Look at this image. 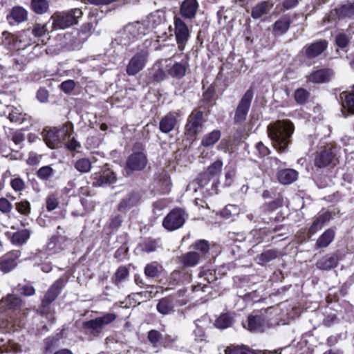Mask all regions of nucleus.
Here are the masks:
<instances>
[{
	"label": "nucleus",
	"mask_w": 354,
	"mask_h": 354,
	"mask_svg": "<svg viewBox=\"0 0 354 354\" xmlns=\"http://www.w3.org/2000/svg\"><path fill=\"white\" fill-rule=\"evenodd\" d=\"M194 248L200 251L201 255H204L209 251V245L207 241L205 240H200L195 243Z\"/></svg>",
	"instance_id": "052dcab7"
},
{
	"label": "nucleus",
	"mask_w": 354,
	"mask_h": 354,
	"mask_svg": "<svg viewBox=\"0 0 354 354\" xmlns=\"http://www.w3.org/2000/svg\"><path fill=\"white\" fill-rule=\"evenodd\" d=\"M63 286V281L62 279H58L48 290L41 301V306L40 309L41 314H48L49 313V304L57 298Z\"/></svg>",
	"instance_id": "6e6552de"
},
{
	"label": "nucleus",
	"mask_w": 354,
	"mask_h": 354,
	"mask_svg": "<svg viewBox=\"0 0 354 354\" xmlns=\"http://www.w3.org/2000/svg\"><path fill=\"white\" fill-rule=\"evenodd\" d=\"M74 167L81 173H87L91 169V162L87 158H82L75 161Z\"/></svg>",
	"instance_id": "49530a36"
},
{
	"label": "nucleus",
	"mask_w": 354,
	"mask_h": 354,
	"mask_svg": "<svg viewBox=\"0 0 354 354\" xmlns=\"http://www.w3.org/2000/svg\"><path fill=\"white\" fill-rule=\"evenodd\" d=\"M201 254L196 252H189L180 257L181 263L187 267H194L199 263Z\"/></svg>",
	"instance_id": "473e14b6"
},
{
	"label": "nucleus",
	"mask_w": 354,
	"mask_h": 354,
	"mask_svg": "<svg viewBox=\"0 0 354 354\" xmlns=\"http://www.w3.org/2000/svg\"><path fill=\"white\" fill-rule=\"evenodd\" d=\"M187 66V62H176L167 70V73L174 78L180 79L185 76Z\"/></svg>",
	"instance_id": "c85d7f7f"
},
{
	"label": "nucleus",
	"mask_w": 354,
	"mask_h": 354,
	"mask_svg": "<svg viewBox=\"0 0 354 354\" xmlns=\"http://www.w3.org/2000/svg\"><path fill=\"white\" fill-rule=\"evenodd\" d=\"M203 127V113L199 111H193L189 116L185 126L187 133L194 136L199 133Z\"/></svg>",
	"instance_id": "ddd939ff"
},
{
	"label": "nucleus",
	"mask_w": 354,
	"mask_h": 354,
	"mask_svg": "<svg viewBox=\"0 0 354 354\" xmlns=\"http://www.w3.org/2000/svg\"><path fill=\"white\" fill-rule=\"evenodd\" d=\"M31 8L35 13L42 15L48 11L49 2L48 0H32Z\"/></svg>",
	"instance_id": "c9c22d12"
},
{
	"label": "nucleus",
	"mask_w": 354,
	"mask_h": 354,
	"mask_svg": "<svg viewBox=\"0 0 354 354\" xmlns=\"http://www.w3.org/2000/svg\"><path fill=\"white\" fill-rule=\"evenodd\" d=\"M161 338V334L156 330H151L148 333V339L153 345L156 346Z\"/></svg>",
	"instance_id": "e2e57ef3"
},
{
	"label": "nucleus",
	"mask_w": 354,
	"mask_h": 354,
	"mask_svg": "<svg viewBox=\"0 0 354 354\" xmlns=\"http://www.w3.org/2000/svg\"><path fill=\"white\" fill-rule=\"evenodd\" d=\"M333 71L329 68H322L311 73L308 76V81L316 84L327 82L333 77Z\"/></svg>",
	"instance_id": "6ab92c4d"
},
{
	"label": "nucleus",
	"mask_w": 354,
	"mask_h": 354,
	"mask_svg": "<svg viewBox=\"0 0 354 354\" xmlns=\"http://www.w3.org/2000/svg\"><path fill=\"white\" fill-rule=\"evenodd\" d=\"M247 322L248 326H243L252 332H263L268 328V323L261 315H250Z\"/></svg>",
	"instance_id": "a211bd4d"
},
{
	"label": "nucleus",
	"mask_w": 354,
	"mask_h": 354,
	"mask_svg": "<svg viewBox=\"0 0 354 354\" xmlns=\"http://www.w3.org/2000/svg\"><path fill=\"white\" fill-rule=\"evenodd\" d=\"M160 269L161 266H158L157 263L153 262L145 266V274L148 277L154 278L159 275Z\"/></svg>",
	"instance_id": "09e8293b"
},
{
	"label": "nucleus",
	"mask_w": 354,
	"mask_h": 354,
	"mask_svg": "<svg viewBox=\"0 0 354 354\" xmlns=\"http://www.w3.org/2000/svg\"><path fill=\"white\" fill-rule=\"evenodd\" d=\"M187 218V216L183 209L176 208L171 211L164 218L162 225L166 230L174 231L181 227Z\"/></svg>",
	"instance_id": "39448f33"
},
{
	"label": "nucleus",
	"mask_w": 354,
	"mask_h": 354,
	"mask_svg": "<svg viewBox=\"0 0 354 354\" xmlns=\"http://www.w3.org/2000/svg\"><path fill=\"white\" fill-rule=\"evenodd\" d=\"M31 232L27 229L19 230L10 236V242L15 245H22L27 242Z\"/></svg>",
	"instance_id": "c756f323"
},
{
	"label": "nucleus",
	"mask_w": 354,
	"mask_h": 354,
	"mask_svg": "<svg viewBox=\"0 0 354 354\" xmlns=\"http://www.w3.org/2000/svg\"><path fill=\"white\" fill-rule=\"evenodd\" d=\"M223 162L221 160L218 159L211 164L206 170V174L209 178H212L220 174L223 168Z\"/></svg>",
	"instance_id": "a18cd8bd"
},
{
	"label": "nucleus",
	"mask_w": 354,
	"mask_h": 354,
	"mask_svg": "<svg viewBox=\"0 0 354 354\" xmlns=\"http://www.w3.org/2000/svg\"><path fill=\"white\" fill-rule=\"evenodd\" d=\"M327 43L325 41H319L304 47L305 55L309 58H315L322 54L326 48Z\"/></svg>",
	"instance_id": "4be33fe9"
},
{
	"label": "nucleus",
	"mask_w": 354,
	"mask_h": 354,
	"mask_svg": "<svg viewBox=\"0 0 354 354\" xmlns=\"http://www.w3.org/2000/svg\"><path fill=\"white\" fill-rule=\"evenodd\" d=\"M41 157V155H39L35 152H30L26 160L27 164L31 166L37 165L40 162Z\"/></svg>",
	"instance_id": "680f3d73"
},
{
	"label": "nucleus",
	"mask_w": 354,
	"mask_h": 354,
	"mask_svg": "<svg viewBox=\"0 0 354 354\" xmlns=\"http://www.w3.org/2000/svg\"><path fill=\"white\" fill-rule=\"evenodd\" d=\"M46 209L48 212L55 209L59 204L58 202V194L53 193L48 196L46 201Z\"/></svg>",
	"instance_id": "3c124183"
},
{
	"label": "nucleus",
	"mask_w": 354,
	"mask_h": 354,
	"mask_svg": "<svg viewBox=\"0 0 354 354\" xmlns=\"http://www.w3.org/2000/svg\"><path fill=\"white\" fill-rule=\"evenodd\" d=\"M12 209V205L5 198H0V211L3 213H8Z\"/></svg>",
	"instance_id": "338daca9"
},
{
	"label": "nucleus",
	"mask_w": 354,
	"mask_h": 354,
	"mask_svg": "<svg viewBox=\"0 0 354 354\" xmlns=\"http://www.w3.org/2000/svg\"><path fill=\"white\" fill-rule=\"evenodd\" d=\"M221 136L220 131L214 130L203 136L201 145L205 147L212 146L220 139Z\"/></svg>",
	"instance_id": "f704fd0d"
},
{
	"label": "nucleus",
	"mask_w": 354,
	"mask_h": 354,
	"mask_svg": "<svg viewBox=\"0 0 354 354\" xmlns=\"http://www.w3.org/2000/svg\"><path fill=\"white\" fill-rule=\"evenodd\" d=\"M330 218L331 215L328 212L319 214L308 230L310 235H313L321 230L323 226L330 220Z\"/></svg>",
	"instance_id": "393cba45"
},
{
	"label": "nucleus",
	"mask_w": 354,
	"mask_h": 354,
	"mask_svg": "<svg viewBox=\"0 0 354 354\" xmlns=\"http://www.w3.org/2000/svg\"><path fill=\"white\" fill-rule=\"evenodd\" d=\"M147 163V159L143 152H133L127 160L126 171L130 174L133 171L142 170L146 167Z\"/></svg>",
	"instance_id": "9d476101"
},
{
	"label": "nucleus",
	"mask_w": 354,
	"mask_h": 354,
	"mask_svg": "<svg viewBox=\"0 0 354 354\" xmlns=\"http://www.w3.org/2000/svg\"><path fill=\"white\" fill-rule=\"evenodd\" d=\"M158 312L162 315H170L174 312V299L171 296L165 297L159 300L156 305Z\"/></svg>",
	"instance_id": "5701e85b"
},
{
	"label": "nucleus",
	"mask_w": 354,
	"mask_h": 354,
	"mask_svg": "<svg viewBox=\"0 0 354 354\" xmlns=\"http://www.w3.org/2000/svg\"><path fill=\"white\" fill-rule=\"evenodd\" d=\"M174 34L179 50L183 51L190 37L189 30L185 22L179 17H174Z\"/></svg>",
	"instance_id": "0eeeda50"
},
{
	"label": "nucleus",
	"mask_w": 354,
	"mask_h": 354,
	"mask_svg": "<svg viewBox=\"0 0 354 354\" xmlns=\"http://www.w3.org/2000/svg\"><path fill=\"white\" fill-rule=\"evenodd\" d=\"M277 257V252L274 250H268L261 253L259 257L262 263L268 262L274 259Z\"/></svg>",
	"instance_id": "13d9d810"
},
{
	"label": "nucleus",
	"mask_w": 354,
	"mask_h": 354,
	"mask_svg": "<svg viewBox=\"0 0 354 354\" xmlns=\"http://www.w3.org/2000/svg\"><path fill=\"white\" fill-rule=\"evenodd\" d=\"M129 276V270L125 267H120L115 274V283L119 286L120 283L127 279Z\"/></svg>",
	"instance_id": "864d4df0"
},
{
	"label": "nucleus",
	"mask_w": 354,
	"mask_h": 354,
	"mask_svg": "<svg viewBox=\"0 0 354 354\" xmlns=\"http://www.w3.org/2000/svg\"><path fill=\"white\" fill-rule=\"evenodd\" d=\"M242 212L241 207L236 205L229 204L227 205L225 208L221 211V216L225 218H230L235 216L239 215Z\"/></svg>",
	"instance_id": "58836bf2"
},
{
	"label": "nucleus",
	"mask_w": 354,
	"mask_h": 354,
	"mask_svg": "<svg viewBox=\"0 0 354 354\" xmlns=\"http://www.w3.org/2000/svg\"><path fill=\"white\" fill-rule=\"evenodd\" d=\"M20 255L19 250H12L2 256L0 258V270L4 273L9 272L17 266Z\"/></svg>",
	"instance_id": "4468645a"
},
{
	"label": "nucleus",
	"mask_w": 354,
	"mask_h": 354,
	"mask_svg": "<svg viewBox=\"0 0 354 354\" xmlns=\"http://www.w3.org/2000/svg\"><path fill=\"white\" fill-rule=\"evenodd\" d=\"M309 96L308 92L304 88H298L295 92V99L299 104L305 103Z\"/></svg>",
	"instance_id": "4d7b16f0"
},
{
	"label": "nucleus",
	"mask_w": 354,
	"mask_h": 354,
	"mask_svg": "<svg viewBox=\"0 0 354 354\" xmlns=\"http://www.w3.org/2000/svg\"><path fill=\"white\" fill-rule=\"evenodd\" d=\"M11 187L15 191H21L24 189V182L22 179L16 178L11 180L10 182Z\"/></svg>",
	"instance_id": "774afa93"
},
{
	"label": "nucleus",
	"mask_w": 354,
	"mask_h": 354,
	"mask_svg": "<svg viewBox=\"0 0 354 354\" xmlns=\"http://www.w3.org/2000/svg\"><path fill=\"white\" fill-rule=\"evenodd\" d=\"M7 18L10 24L13 23L19 24L27 19L28 12L21 6H15L12 8Z\"/></svg>",
	"instance_id": "b1692460"
},
{
	"label": "nucleus",
	"mask_w": 354,
	"mask_h": 354,
	"mask_svg": "<svg viewBox=\"0 0 354 354\" xmlns=\"http://www.w3.org/2000/svg\"><path fill=\"white\" fill-rule=\"evenodd\" d=\"M148 54L145 51L136 53L129 62L127 66V73L135 75L142 71L146 65Z\"/></svg>",
	"instance_id": "9b49d317"
},
{
	"label": "nucleus",
	"mask_w": 354,
	"mask_h": 354,
	"mask_svg": "<svg viewBox=\"0 0 354 354\" xmlns=\"http://www.w3.org/2000/svg\"><path fill=\"white\" fill-rule=\"evenodd\" d=\"M339 262L337 254H330L323 257L317 263L316 266L319 270H328L335 268Z\"/></svg>",
	"instance_id": "412c9836"
},
{
	"label": "nucleus",
	"mask_w": 354,
	"mask_h": 354,
	"mask_svg": "<svg viewBox=\"0 0 354 354\" xmlns=\"http://www.w3.org/2000/svg\"><path fill=\"white\" fill-rule=\"evenodd\" d=\"M198 7L197 0H184L180 6V14L185 19L192 20L196 17Z\"/></svg>",
	"instance_id": "2eb2a0df"
},
{
	"label": "nucleus",
	"mask_w": 354,
	"mask_h": 354,
	"mask_svg": "<svg viewBox=\"0 0 354 354\" xmlns=\"http://www.w3.org/2000/svg\"><path fill=\"white\" fill-rule=\"evenodd\" d=\"M336 149L332 145H327L315 156V165L317 167H326L334 163L335 160Z\"/></svg>",
	"instance_id": "1a4fd4ad"
},
{
	"label": "nucleus",
	"mask_w": 354,
	"mask_h": 354,
	"mask_svg": "<svg viewBox=\"0 0 354 354\" xmlns=\"http://www.w3.org/2000/svg\"><path fill=\"white\" fill-rule=\"evenodd\" d=\"M335 12L339 17H350L354 15V3L343 5L336 8Z\"/></svg>",
	"instance_id": "79ce46f5"
},
{
	"label": "nucleus",
	"mask_w": 354,
	"mask_h": 354,
	"mask_svg": "<svg viewBox=\"0 0 354 354\" xmlns=\"http://www.w3.org/2000/svg\"><path fill=\"white\" fill-rule=\"evenodd\" d=\"M297 171L292 169H281L277 173V178L279 181L283 185L292 183L297 179Z\"/></svg>",
	"instance_id": "bb28decb"
},
{
	"label": "nucleus",
	"mask_w": 354,
	"mask_h": 354,
	"mask_svg": "<svg viewBox=\"0 0 354 354\" xmlns=\"http://www.w3.org/2000/svg\"><path fill=\"white\" fill-rule=\"evenodd\" d=\"M335 41L339 47L344 48L347 46L349 38L346 34L341 33L337 35Z\"/></svg>",
	"instance_id": "69168bd1"
},
{
	"label": "nucleus",
	"mask_w": 354,
	"mask_h": 354,
	"mask_svg": "<svg viewBox=\"0 0 354 354\" xmlns=\"http://www.w3.org/2000/svg\"><path fill=\"white\" fill-rule=\"evenodd\" d=\"M94 180L93 184L94 186L100 187L112 184L115 182L116 177L115 174L109 169H106L100 172L93 174Z\"/></svg>",
	"instance_id": "dca6fc26"
},
{
	"label": "nucleus",
	"mask_w": 354,
	"mask_h": 354,
	"mask_svg": "<svg viewBox=\"0 0 354 354\" xmlns=\"http://www.w3.org/2000/svg\"><path fill=\"white\" fill-rule=\"evenodd\" d=\"M21 300L19 297L14 295H8L0 301V308L8 310H17L21 305Z\"/></svg>",
	"instance_id": "cd10ccee"
},
{
	"label": "nucleus",
	"mask_w": 354,
	"mask_h": 354,
	"mask_svg": "<svg viewBox=\"0 0 354 354\" xmlns=\"http://www.w3.org/2000/svg\"><path fill=\"white\" fill-rule=\"evenodd\" d=\"M340 100L343 108L346 109L349 113L354 114V94L343 92L340 94Z\"/></svg>",
	"instance_id": "72a5a7b5"
},
{
	"label": "nucleus",
	"mask_w": 354,
	"mask_h": 354,
	"mask_svg": "<svg viewBox=\"0 0 354 354\" xmlns=\"http://www.w3.org/2000/svg\"><path fill=\"white\" fill-rule=\"evenodd\" d=\"M140 247L142 251L151 252L156 250L158 243L156 241H149L141 244Z\"/></svg>",
	"instance_id": "bf43d9fd"
},
{
	"label": "nucleus",
	"mask_w": 354,
	"mask_h": 354,
	"mask_svg": "<svg viewBox=\"0 0 354 354\" xmlns=\"http://www.w3.org/2000/svg\"><path fill=\"white\" fill-rule=\"evenodd\" d=\"M26 114L24 113L20 109L12 107L8 118L11 122L22 123L26 120Z\"/></svg>",
	"instance_id": "c03bdc74"
},
{
	"label": "nucleus",
	"mask_w": 354,
	"mask_h": 354,
	"mask_svg": "<svg viewBox=\"0 0 354 354\" xmlns=\"http://www.w3.org/2000/svg\"><path fill=\"white\" fill-rule=\"evenodd\" d=\"M30 30L32 35L36 39L44 36L48 32L46 24L40 23L35 24L32 27L30 28Z\"/></svg>",
	"instance_id": "8fccbe9b"
},
{
	"label": "nucleus",
	"mask_w": 354,
	"mask_h": 354,
	"mask_svg": "<svg viewBox=\"0 0 354 354\" xmlns=\"http://www.w3.org/2000/svg\"><path fill=\"white\" fill-rule=\"evenodd\" d=\"M83 12L80 8L71 9L67 12H55L51 17L53 30L65 29L77 24Z\"/></svg>",
	"instance_id": "f03ea898"
},
{
	"label": "nucleus",
	"mask_w": 354,
	"mask_h": 354,
	"mask_svg": "<svg viewBox=\"0 0 354 354\" xmlns=\"http://www.w3.org/2000/svg\"><path fill=\"white\" fill-rule=\"evenodd\" d=\"M294 129L293 124L289 120H279L268 125V133L273 147L280 152L285 151L290 143Z\"/></svg>",
	"instance_id": "f257e3e1"
},
{
	"label": "nucleus",
	"mask_w": 354,
	"mask_h": 354,
	"mask_svg": "<svg viewBox=\"0 0 354 354\" xmlns=\"http://www.w3.org/2000/svg\"><path fill=\"white\" fill-rule=\"evenodd\" d=\"M232 317L229 314H223L215 321V326L220 329H225L232 326Z\"/></svg>",
	"instance_id": "37998d69"
},
{
	"label": "nucleus",
	"mask_w": 354,
	"mask_h": 354,
	"mask_svg": "<svg viewBox=\"0 0 354 354\" xmlns=\"http://www.w3.org/2000/svg\"><path fill=\"white\" fill-rule=\"evenodd\" d=\"M140 21L130 23L118 32L115 40L122 46H129L140 37L145 35Z\"/></svg>",
	"instance_id": "7ed1b4c3"
},
{
	"label": "nucleus",
	"mask_w": 354,
	"mask_h": 354,
	"mask_svg": "<svg viewBox=\"0 0 354 354\" xmlns=\"http://www.w3.org/2000/svg\"><path fill=\"white\" fill-rule=\"evenodd\" d=\"M55 169L50 165L43 166L37 171V176L42 180H48L55 175Z\"/></svg>",
	"instance_id": "a19ab883"
},
{
	"label": "nucleus",
	"mask_w": 354,
	"mask_h": 354,
	"mask_svg": "<svg viewBox=\"0 0 354 354\" xmlns=\"http://www.w3.org/2000/svg\"><path fill=\"white\" fill-rule=\"evenodd\" d=\"M75 86V82L72 80H66L60 84V88L66 93L72 91Z\"/></svg>",
	"instance_id": "0e129e2a"
},
{
	"label": "nucleus",
	"mask_w": 354,
	"mask_h": 354,
	"mask_svg": "<svg viewBox=\"0 0 354 354\" xmlns=\"http://www.w3.org/2000/svg\"><path fill=\"white\" fill-rule=\"evenodd\" d=\"M289 27V20L285 18H281L274 23L273 27V32L276 35H281L286 32Z\"/></svg>",
	"instance_id": "4c0bfd02"
},
{
	"label": "nucleus",
	"mask_w": 354,
	"mask_h": 354,
	"mask_svg": "<svg viewBox=\"0 0 354 354\" xmlns=\"http://www.w3.org/2000/svg\"><path fill=\"white\" fill-rule=\"evenodd\" d=\"M209 324L210 319L207 315H204L195 321L196 328L194 330V334L196 341L205 340L206 335L204 330L207 328Z\"/></svg>",
	"instance_id": "aec40b11"
},
{
	"label": "nucleus",
	"mask_w": 354,
	"mask_h": 354,
	"mask_svg": "<svg viewBox=\"0 0 354 354\" xmlns=\"http://www.w3.org/2000/svg\"><path fill=\"white\" fill-rule=\"evenodd\" d=\"M137 203V198L134 195H129L119 203L118 209L120 212H125L135 206Z\"/></svg>",
	"instance_id": "e433bc0d"
},
{
	"label": "nucleus",
	"mask_w": 354,
	"mask_h": 354,
	"mask_svg": "<svg viewBox=\"0 0 354 354\" xmlns=\"http://www.w3.org/2000/svg\"><path fill=\"white\" fill-rule=\"evenodd\" d=\"M178 114L176 112H169L160 121L159 129L161 132L168 133L174 129L178 124Z\"/></svg>",
	"instance_id": "f3484780"
},
{
	"label": "nucleus",
	"mask_w": 354,
	"mask_h": 354,
	"mask_svg": "<svg viewBox=\"0 0 354 354\" xmlns=\"http://www.w3.org/2000/svg\"><path fill=\"white\" fill-rule=\"evenodd\" d=\"M254 93L251 89H248L239 101L235 111L234 122L239 124L244 122L248 116Z\"/></svg>",
	"instance_id": "423d86ee"
},
{
	"label": "nucleus",
	"mask_w": 354,
	"mask_h": 354,
	"mask_svg": "<svg viewBox=\"0 0 354 354\" xmlns=\"http://www.w3.org/2000/svg\"><path fill=\"white\" fill-rule=\"evenodd\" d=\"M42 136L47 146L51 149L56 148L60 143L57 135V128L44 129Z\"/></svg>",
	"instance_id": "a878e982"
},
{
	"label": "nucleus",
	"mask_w": 354,
	"mask_h": 354,
	"mask_svg": "<svg viewBox=\"0 0 354 354\" xmlns=\"http://www.w3.org/2000/svg\"><path fill=\"white\" fill-rule=\"evenodd\" d=\"M116 319L114 313H106L102 317H96L84 323V328L93 335H99L105 326Z\"/></svg>",
	"instance_id": "20e7f679"
},
{
	"label": "nucleus",
	"mask_w": 354,
	"mask_h": 354,
	"mask_svg": "<svg viewBox=\"0 0 354 354\" xmlns=\"http://www.w3.org/2000/svg\"><path fill=\"white\" fill-rule=\"evenodd\" d=\"M165 21V13L161 10H156L149 14L145 19L140 21L141 26L144 28L145 35L157 28Z\"/></svg>",
	"instance_id": "f8f14e48"
},
{
	"label": "nucleus",
	"mask_w": 354,
	"mask_h": 354,
	"mask_svg": "<svg viewBox=\"0 0 354 354\" xmlns=\"http://www.w3.org/2000/svg\"><path fill=\"white\" fill-rule=\"evenodd\" d=\"M272 7L273 3L270 1L261 2L252 8V17L256 19H259L266 15Z\"/></svg>",
	"instance_id": "7c9ffc66"
},
{
	"label": "nucleus",
	"mask_w": 354,
	"mask_h": 354,
	"mask_svg": "<svg viewBox=\"0 0 354 354\" xmlns=\"http://www.w3.org/2000/svg\"><path fill=\"white\" fill-rule=\"evenodd\" d=\"M225 354H256L254 351L244 347L229 346L225 350Z\"/></svg>",
	"instance_id": "5fc2aeb1"
},
{
	"label": "nucleus",
	"mask_w": 354,
	"mask_h": 354,
	"mask_svg": "<svg viewBox=\"0 0 354 354\" xmlns=\"http://www.w3.org/2000/svg\"><path fill=\"white\" fill-rule=\"evenodd\" d=\"M73 129V126L71 122H66L61 128L57 129V135L59 136L60 143L67 138H70Z\"/></svg>",
	"instance_id": "ea45409f"
},
{
	"label": "nucleus",
	"mask_w": 354,
	"mask_h": 354,
	"mask_svg": "<svg viewBox=\"0 0 354 354\" xmlns=\"http://www.w3.org/2000/svg\"><path fill=\"white\" fill-rule=\"evenodd\" d=\"M167 76V73L164 71L160 63H156L153 67V77L156 81H162Z\"/></svg>",
	"instance_id": "603ef678"
},
{
	"label": "nucleus",
	"mask_w": 354,
	"mask_h": 354,
	"mask_svg": "<svg viewBox=\"0 0 354 354\" xmlns=\"http://www.w3.org/2000/svg\"><path fill=\"white\" fill-rule=\"evenodd\" d=\"M19 41L24 44V46H30L31 44H36V38L33 37L31 34L30 28L23 30L19 36Z\"/></svg>",
	"instance_id": "de8ad7c7"
},
{
	"label": "nucleus",
	"mask_w": 354,
	"mask_h": 354,
	"mask_svg": "<svg viewBox=\"0 0 354 354\" xmlns=\"http://www.w3.org/2000/svg\"><path fill=\"white\" fill-rule=\"evenodd\" d=\"M17 211L24 215H28L30 212V204L27 201H22L15 204Z\"/></svg>",
	"instance_id": "6e6d98bb"
},
{
	"label": "nucleus",
	"mask_w": 354,
	"mask_h": 354,
	"mask_svg": "<svg viewBox=\"0 0 354 354\" xmlns=\"http://www.w3.org/2000/svg\"><path fill=\"white\" fill-rule=\"evenodd\" d=\"M335 237V232L333 230H326L317 240L316 248H326L333 241Z\"/></svg>",
	"instance_id": "2f4dec72"
}]
</instances>
